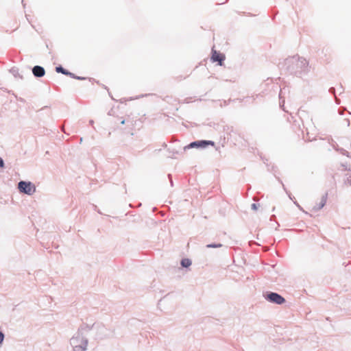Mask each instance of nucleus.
Here are the masks:
<instances>
[{
	"instance_id": "nucleus-1",
	"label": "nucleus",
	"mask_w": 351,
	"mask_h": 351,
	"mask_svg": "<svg viewBox=\"0 0 351 351\" xmlns=\"http://www.w3.org/2000/svg\"><path fill=\"white\" fill-rule=\"evenodd\" d=\"M18 188L20 192L32 195L36 191V186L30 182L21 181L18 184Z\"/></svg>"
},
{
	"instance_id": "nucleus-2",
	"label": "nucleus",
	"mask_w": 351,
	"mask_h": 351,
	"mask_svg": "<svg viewBox=\"0 0 351 351\" xmlns=\"http://www.w3.org/2000/svg\"><path fill=\"white\" fill-rule=\"evenodd\" d=\"M265 299L270 302L277 304H282L285 302V300L283 297L276 293L273 292L268 293L265 295Z\"/></svg>"
},
{
	"instance_id": "nucleus-3",
	"label": "nucleus",
	"mask_w": 351,
	"mask_h": 351,
	"mask_svg": "<svg viewBox=\"0 0 351 351\" xmlns=\"http://www.w3.org/2000/svg\"><path fill=\"white\" fill-rule=\"evenodd\" d=\"M208 145L214 146L215 143L211 141H198L191 143L189 145L184 147V149L188 148H199V147H206Z\"/></svg>"
},
{
	"instance_id": "nucleus-4",
	"label": "nucleus",
	"mask_w": 351,
	"mask_h": 351,
	"mask_svg": "<svg viewBox=\"0 0 351 351\" xmlns=\"http://www.w3.org/2000/svg\"><path fill=\"white\" fill-rule=\"evenodd\" d=\"M211 60L213 62H218L219 65L223 64V62L225 60V56L216 50L212 49Z\"/></svg>"
},
{
	"instance_id": "nucleus-5",
	"label": "nucleus",
	"mask_w": 351,
	"mask_h": 351,
	"mask_svg": "<svg viewBox=\"0 0 351 351\" xmlns=\"http://www.w3.org/2000/svg\"><path fill=\"white\" fill-rule=\"evenodd\" d=\"M32 72L36 77H43L45 73V69L40 66H35Z\"/></svg>"
},
{
	"instance_id": "nucleus-6",
	"label": "nucleus",
	"mask_w": 351,
	"mask_h": 351,
	"mask_svg": "<svg viewBox=\"0 0 351 351\" xmlns=\"http://www.w3.org/2000/svg\"><path fill=\"white\" fill-rule=\"evenodd\" d=\"M56 71L58 72V73H63L64 75H69L73 76L74 77L73 74L66 71L65 69H64L61 66L56 67ZM75 78L78 79V80L84 79V77H75Z\"/></svg>"
},
{
	"instance_id": "nucleus-7",
	"label": "nucleus",
	"mask_w": 351,
	"mask_h": 351,
	"mask_svg": "<svg viewBox=\"0 0 351 351\" xmlns=\"http://www.w3.org/2000/svg\"><path fill=\"white\" fill-rule=\"evenodd\" d=\"M181 265L184 267H188L191 265V261L189 258H184L181 261Z\"/></svg>"
},
{
	"instance_id": "nucleus-8",
	"label": "nucleus",
	"mask_w": 351,
	"mask_h": 351,
	"mask_svg": "<svg viewBox=\"0 0 351 351\" xmlns=\"http://www.w3.org/2000/svg\"><path fill=\"white\" fill-rule=\"evenodd\" d=\"M221 244H217V245H208L207 247H221Z\"/></svg>"
},
{
	"instance_id": "nucleus-9",
	"label": "nucleus",
	"mask_w": 351,
	"mask_h": 351,
	"mask_svg": "<svg viewBox=\"0 0 351 351\" xmlns=\"http://www.w3.org/2000/svg\"><path fill=\"white\" fill-rule=\"evenodd\" d=\"M3 339H4V335L1 332H0V345L2 343Z\"/></svg>"
},
{
	"instance_id": "nucleus-10",
	"label": "nucleus",
	"mask_w": 351,
	"mask_h": 351,
	"mask_svg": "<svg viewBox=\"0 0 351 351\" xmlns=\"http://www.w3.org/2000/svg\"><path fill=\"white\" fill-rule=\"evenodd\" d=\"M252 208H253V209H254V210H256V209H257V207H256V204H253L252 205Z\"/></svg>"
},
{
	"instance_id": "nucleus-11",
	"label": "nucleus",
	"mask_w": 351,
	"mask_h": 351,
	"mask_svg": "<svg viewBox=\"0 0 351 351\" xmlns=\"http://www.w3.org/2000/svg\"><path fill=\"white\" fill-rule=\"evenodd\" d=\"M3 161L1 158H0V167H3Z\"/></svg>"
},
{
	"instance_id": "nucleus-12",
	"label": "nucleus",
	"mask_w": 351,
	"mask_h": 351,
	"mask_svg": "<svg viewBox=\"0 0 351 351\" xmlns=\"http://www.w3.org/2000/svg\"><path fill=\"white\" fill-rule=\"evenodd\" d=\"M124 123H125V121L123 120L121 121V124H124Z\"/></svg>"
}]
</instances>
